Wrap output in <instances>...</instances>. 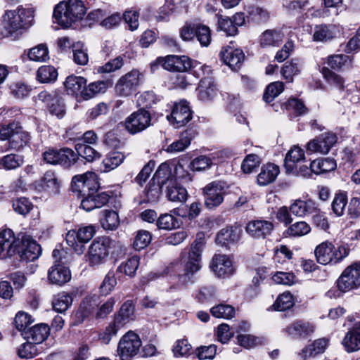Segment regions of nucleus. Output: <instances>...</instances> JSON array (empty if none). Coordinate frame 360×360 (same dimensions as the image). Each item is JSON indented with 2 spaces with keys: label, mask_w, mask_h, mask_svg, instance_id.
<instances>
[{
  "label": "nucleus",
  "mask_w": 360,
  "mask_h": 360,
  "mask_svg": "<svg viewBox=\"0 0 360 360\" xmlns=\"http://www.w3.org/2000/svg\"><path fill=\"white\" fill-rule=\"evenodd\" d=\"M85 13L86 8L82 0H67L55 6L53 18L58 25L68 28L72 23L82 19Z\"/></svg>",
  "instance_id": "1"
},
{
  "label": "nucleus",
  "mask_w": 360,
  "mask_h": 360,
  "mask_svg": "<svg viewBox=\"0 0 360 360\" xmlns=\"http://www.w3.org/2000/svg\"><path fill=\"white\" fill-rule=\"evenodd\" d=\"M32 11L22 6L8 10L3 15L2 24L5 30L12 34L30 27L33 20Z\"/></svg>",
  "instance_id": "2"
},
{
  "label": "nucleus",
  "mask_w": 360,
  "mask_h": 360,
  "mask_svg": "<svg viewBox=\"0 0 360 360\" xmlns=\"http://www.w3.org/2000/svg\"><path fill=\"white\" fill-rule=\"evenodd\" d=\"M0 140L8 141L9 149L20 150L29 142L30 135L18 122H12L0 127Z\"/></svg>",
  "instance_id": "3"
},
{
  "label": "nucleus",
  "mask_w": 360,
  "mask_h": 360,
  "mask_svg": "<svg viewBox=\"0 0 360 360\" xmlns=\"http://www.w3.org/2000/svg\"><path fill=\"white\" fill-rule=\"evenodd\" d=\"M349 253V249L345 245L336 248L328 241L321 243L314 250L317 262L323 265L336 264L345 258Z\"/></svg>",
  "instance_id": "4"
},
{
  "label": "nucleus",
  "mask_w": 360,
  "mask_h": 360,
  "mask_svg": "<svg viewBox=\"0 0 360 360\" xmlns=\"http://www.w3.org/2000/svg\"><path fill=\"white\" fill-rule=\"evenodd\" d=\"M142 342L138 334L128 331L119 340L117 354L120 360H132L139 353Z\"/></svg>",
  "instance_id": "5"
},
{
  "label": "nucleus",
  "mask_w": 360,
  "mask_h": 360,
  "mask_svg": "<svg viewBox=\"0 0 360 360\" xmlns=\"http://www.w3.org/2000/svg\"><path fill=\"white\" fill-rule=\"evenodd\" d=\"M202 245L201 243H195L191 247V250L187 255L183 254L180 264H176L174 269L179 271L183 265V273L186 275L194 274L199 271L201 265V252Z\"/></svg>",
  "instance_id": "6"
},
{
  "label": "nucleus",
  "mask_w": 360,
  "mask_h": 360,
  "mask_svg": "<svg viewBox=\"0 0 360 360\" xmlns=\"http://www.w3.org/2000/svg\"><path fill=\"white\" fill-rule=\"evenodd\" d=\"M95 232L92 225L81 227L77 231L70 230L66 234V243L77 254L81 255L84 250V244L93 238Z\"/></svg>",
  "instance_id": "7"
},
{
  "label": "nucleus",
  "mask_w": 360,
  "mask_h": 360,
  "mask_svg": "<svg viewBox=\"0 0 360 360\" xmlns=\"http://www.w3.org/2000/svg\"><path fill=\"white\" fill-rule=\"evenodd\" d=\"M228 188L227 184L221 181H214L206 185L202 189L205 206L209 209L219 206L228 193Z\"/></svg>",
  "instance_id": "8"
},
{
  "label": "nucleus",
  "mask_w": 360,
  "mask_h": 360,
  "mask_svg": "<svg viewBox=\"0 0 360 360\" xmlns=\"http://www.w3.org/2000/svg\"><path fill=\"white\" fill-rule=\"evenodd\" d=\"M110 243V240L108 237L98 238L91 243L85 256L90 266H98L104 263L109 253Z\"/></svg>",
  "instance_id": "9"
},
{
  "label": "nucleus",
  "mask_w": 360,
  "mask_h": 360,
  "mask_svg": "<svg viewBox=\"0 0 360 360\" xmlns=\"http://www.w3.org/2000/svg\"><path fill=\"white\" fill-rule=\"evenodd\" d=\"M73 191L82 195L98 192L100 187L98 176L94 172H86L72 177L71 183Z\"/></svg>",
  "instance_id": "10"
},
{
  "label": "nucleus",
  "mask_w": 360,
  "mask_h": 360,
  "mask_svg": "<svg viewBox=\"0 0 360 360\" xmlns=\"http://www.w3.org/2000/svg\"><path fill=\"white\" fill-rule=\"evenodd\" d=\"M338 288L342 292H348L360 286V262L348 266L338 280Z\"/></svg>",
  "instance_id": "11"
},
{
  "label": "nucleus",
  "mask_w": 360,
  "mask_h": 360,
  "mask_svg": "<svg viewBox=\"0 0 360 360\" xmlns=\"http://www.w3.org/2000/svg\"><path fill=\"white\" fill-rule=\"evenodd\" d=\"M141 76V73L137 70H133L122 76L115 87L116 94L124 97L132 94L140 84Z\"/></svg>",
  "instance_id": "12"
},
{
  "label": "nucleus",
  "mask_w": 360,
  "mask_h": 360,
  "mask_svg": "<svg viewBox=\"0 0 360 360\" xmlns=\"http://www.w3.org/2000/svg\"><path fill=\"white\" fill-rule=\"evenodd\" d=\"M151 116L148 111L140 109L128 116L124 121V127L131 134L139 133L150 125Z\"/></svg>",
  "instance_id": "13"
},
{
  "label": "nucleus",
  "mask_w": 360,
  "mask_h": 360,
  "mask_svg": "<svg viewBox=\"0 0 360 360\" xmlns=\"http://www.w3.org/2000/svg\"><path fill=\"white\" fill-rule=\"evenodd\" d=\"M210 268L218 277H229L236 271L233 258L224 254H216L213 256Z\"/></svg>",
  "instance_id": "14"
},
{
  "label": "nucleus",
  "mask_w": 360,
  "mask_h": 360,
  "mask_svg": "<svg viewBox=\"0 0 360 360\" xmlns=\"http://www.w3.org/2000/svg\"><path fill=\"white\" fill-rule=\"evenodd\" d=\"M337 141L338 136L336 134L326 132L309 141L306 148L309 153L327 154Z\"/></svg>",
  "instance_id": "15"
},
{
  "label": "nucleus",
  "mask_w": 360,
  "mask_h": 360,
  "mask_svg": "<svg viewBox=\"0 0 360 360\" xmlns=\"http://www.w3.org/2000/svg\"><path fill=\"white\" fill-rule=\"evenodd\" d=\"M157 62L164 69L172 72H186L192 66L191 59L186 56L169 55L158 58Z\"/></svg>",
  "instance_id": "16"
},
{
  "label": "nucleus",
  "mask_w": 360,
  "mask_h": 360,
  "mask_svg": "<svg viewBox=\"0 0 360 360\" xmlns=\"http://www.w3.org/2000/svg\"><path fill=\"white\" fill-rule=\"evenodd\" d=\"M169 173V169L166 165H161L155 174L153 179V182L150 181L148 186L146 188V195L148 200L155 202L159 198L161 193V184H165V176Z\"/></svg>",
  "instance_id": "17"
},
{
  "label": "nucleus",
  "mask_w": 360,
  "mask_h": 360,
  "mask_svg": "<svg viewBox=\"0 0 360 360\" xmlns=\"http://www.w3.org/2000/svg\"><path fill=\"white\" fill-rule=\"evenodd\" d=\"M167 117L176 128H180L186 124L192 117L188 103L182 101L175 103L170 115H167Z\"/></svg>",
  "instance_id": "18"
},
{
  "label": "nucleus",
  "mask_w": 360,
  "mask_h": 360,
  "mask_svg": "<svg viewBox=\"0 0 360 360\" xmlns=\"http://www.w3.org/2000/svg\"><path fill=\"white\" fill-rule=\"evenodd\" d=\"M274 224L267 220H253L248 223L245 231L252 238L256 239L265 238L274 230Z\"/></svg>",
  "instance_id": "19"
},
{
  "label": "nucleus",
  "mask_w": 360,
  "mask_h": 360,
  "mask_svg": "<svg viewBox=\"0 0 360 360\" xmlns=\"http://www.w3.org/2000/svg\"><path fill=\"white\" fill-rule=\"evenodd\" d=\"M166 196L169 201L184 202L186 200L188 193L186 189L173 178L167 177L166 181Z\"/></svg>",
  "instance_id": "20"
},
{
  "label": "nucleus",
  "mask_w": 360,
  "mask_h": 360,
  "mask_svg": "<svg viewBox=\"0 0 360 360\" xmlns=\"http://www.w3.org/2000/svg\"><path fill=\"white\" fill-rule=\"evenodd\" d=\"M71 278L70 270L61 264H54L48 272V279L52 284L62 285Z\"/></svg>",
  "instance_id": "21"
},
{
  "label": "nucleus",
  "mask_w": 360,
  "mask_h": 360,
  "mask_svg": "<svg viewBox=\"0 0 360 360\" xmlns=\"http://www.w3.org/2000/svg\"><path fill=\"white\" fill-rule=\"evenodd\" d=\"M197 95L202 102H209L213 100L217 95V89L211 77L202 78L197 89Z\"/></svg>",
  "instance_id": "22"
},
{
  "label": "nucleus",
  "mask_w": 360,
  "mask_h": 360,
  "mask_svg": "<svg viewBox=\"0 0 360 360\" xmlns=\"http://www.w3.org/2000/svg\"><path fill=\"white\" fill-rule=\"evenodd\" d=\"M22 250L20 252V258L26 262L34 261L37 259L41 254V248L35 240L30 236H25L22 239Z\"/></svg>",
  "instance_id": "23"
},
{
  "label": "nucleus",
  "mask_w": 360,
  "mask_h": 360,
  "mask_svg": "<svg viewBox=\"0 0 360 360\" xmlns=\"http://www.w3.org/2000/svg\"><path fill=\"white\" fill-rule=\"evenodd\" d=\"M279 173L280 169L278 166L272 163L264 165L257 176V184L262 186H267L276 179Z\"/></svg>",
  "instance_id": "24"
},
{
  "label": "nucleus",
  "mask_w": 360,
  "mask_h": 360,
  "mask_svg": "<svg viewBox=\"0 0 360 360\" xmlns=\"http://www.w3.org/2000/svg\"><path fill=\"white\" fill-rule=\"evenodd\" d=\"M220 56L224 63L233 70H236L241 65L245 57L242 50L232 48L221 51Z\"/></svg>",
  "instance_id": "25"
},
{
  "label": "nucleus",
  "mask_w": 360,
  "mask_h": 360,
  "mask_svg": "<svg viewBox=\"0 0 360 360\" xmlns=\"http://www.w3.org/2000/svg\"><path fill=\"white\" fill-rule=\"evenodd\" d=\"M338 29L334 25H320L314 27L313 41L316 42H326L337 37Z\"/></svg>",
  "instance_id": "26"
},
{
  "label": "nucleus",
  "mask_w": 360,
  "mask_h": 360,
  "mask_svg": "<svg viewBox=\"0 0 360 360\" xmlns=\"http://www.w3.org/2000/svg\"><path fill=\"white\" fill-rule=\"evenodd\" d=\"M39 186L44 191L57 195L60 193L61 182L53 172H47L40 181Z\"/></svg>",
  "instance_id": "27"
},
{
  "label": "nucleus",
  "mask_w": 360,
  "mask_h": 360,
  "mask_svg": "<svg viewBox=\"0 0 360 360\" xmlns=\"http://www.w3.org/2000/svg\"><path fill=\"white\" fill-rule=\"evenodd\" d=\"M305 159L304 150L297 146H293L287 153L285 158V167L287 171H295L296 165Z\"/></svg>",
  "instance_id": "28"
},
{
  "label": "nucleus",
  "mask_w": 360,
  "mask_h": 360,
  "mask_svg": "<svg viewBox=\"0 0 360 360\" xmlns=\"http://www.w3.org/2000/svg\"><path fill=\"white\" fill-rule=\"evenodd\" d=\"M15 237L11 229L0 231V257L11 255L15 251Z\"/></svg>",
  "instance_id": "29"
},
{
  "label": "nucleus",
  "mask_w": 360,
  "mask_h": 360,
  "mask_svg": "<svg viewBox=\"0 0 360 360\" xmlns=\"http://www.w3.org/2000/svg\"><path fill=\"white\" fill-rule=\"evenodd\" d=\"M50 328L44 323L37 324L25 331V338L34 344L44 342L49 336Z\"/></svg>",
  "instance_id": "30"
},
{
  "label": "nucleus",
  "mask_w": 360,
  "mask_h": 360,
  "mask_svg": "<svg viewBox=\"0 0 360 360\" xmlns=\"http://www.w3.org/2000/svg\"><path fill=\"white\" fill-rule=\"evenodd\" d=\"M86 80L83 77L70 75L65 82L64 86L68 94L77 96L79 94L82 97V91L86 87Z\"/></svg>",
  "instance_id": "31"
},
{
  "label": "nucleus",
  "mask_w": 360,
  "mask_h": 360,
  "mask_svg": "<svg viewBox=\"0 0 360 360\" xmlns=\"http://www.w3.org/2000/svg\"><path fill=\"white\" fill-rule=\"evenodd\" d=\"M315 210V204L311 200L297 199L290 206V213L298 217H304Z\"/></svg>",
  "instance_id": "32"
},
{
  "label": "nucleus",
  "mask_w": 360,
  "mask_h": 360,
  "mask_svg": "<svg viewBox=\"0 0 360 360\" xmlns=\"http://www.w3.org/2000/svg\"><path fill=\"white\" fill-rule=\"evenodd\" d=\"M314 330V326L308 322L297 321L289 325L285 329V333L292 337H304L312 333Z\"/></svg>",
  "instance_id": "33"
},
{
  "label": "nucleus",
  "mask_w": 360,
  "mask_h": 360,
  "mask_svg": "<svg viewBox=\"0 0 360 360\" xmlns=\"http://www.w3.org/2000/svg\"><path fill=\"white\" fill-rule=\"evenodd\" d=\"M110 86L111 83L107 80L91 82L82 91V98L87 100L97 94H103Z\"/></svg>",
  "instance_id": "34"
},
{
  "label": "nucleus",
  "mask_w": 360,
  "mask_h": 360,
  "mask_svg": "<svg viewBox=\"0 0 360 360\" xmlns=\"http://www.w3.org/2000/svg\"><path fill=\"white\" fill-rule=\"evenodd\" d=\"M327 346V339H318L315 340L312 344L302 349V351L299 353V355L304 359H306L309 357H313L321 353H323Z\"/></svg>",
  "instance_id": "35"
},
{
  "label": "nucleus",
  "mask_w": 360,
  "mask_h": 360,
  "mask_svg": "<svg viewBox=\"0 0 360 360\" xmlns=\"http://www.w3.org/2000/svg\"><path fill=\"white\" fill-rule=\"evenodd\" d=\"M284 38L283 32L280 30H267L260 36V44L262 46H278Z\"/></svg>",
  "instance_id": "36"
},
{
  "label": "nucleus",
  "mask_w": 360,
  "mask_h": 360,
  "mask_svg": "<svg viewBox=\"0 0 360 360\" xmlns=\"http://www.w3.org/2000/svg\"><path fill=\"white\" fill-rule=\"evenodd\" d=\"M240 239V231L236 228H225L217 235L216 242L221 245L234 243Z\"/></svg>",
  "instance_id": "37"
},
{
  "label": "nucleus",
  "mask_w": 360,
  "mask_h": 360,
  "mask_svg": "<svg viewBox=\"0 0 360 360\" xmlns=\"http://www.w3.org/2000/svg\"><path fill=\"white\" fill-rule=\"evenodd\" d=\"M24 163L22 155L14 153L7 154L0 158V169L14 170L20 167Z\"/></svg>",
  "instance_id": "38"
},
{
  "label": "nucleus",
  "mask_w": 360,
  "mask_h": 360,
  "mask_svg": "<svg viewBox=\"0 0 360 360\" xmlns=\"http://www.w3.org/2000/svg\"><path fill=\"white\" fill-rule=\"evenodd\" d=\"M98 303L99 297L97 295L86 296L80 304L78 314L82 318L88 317L95 311Z\"/></svg>",
  "instance_id": "39"
},
{
  "label": "nucleus",
  "mask_w": 360,
  "mask_h": 360,
  "mask_svg": "<svg viewBox=\"0 0 360 360\" xmlns=\"http://www.w3.org/2000/svg\"><path fill=\"white\" fill-rule=\"evenodd\" d=\"M311 169L315 174H321L333 171L336 167V162L331 158H319L311 162Z\"/></svg>",
  "instance_id": "40"
},
{
  "label": "nucleus",
  "mask_w": 360,
  "mask_h": 360,
  "mask_svg": "<svg viewBox=\"0 0 360 360\" xmlns=\"http://www.w3.org/2000/svg\"><path fill=\"white\" fill-rule=\"evenodd\" d=\"M124 159V155L118 151L110 153L103 160V167L101 170L103 172H108L122 164Z\"/></svg>",
  "instance_id": "41"
},
{
  "label": "nucleus",
  "mask_w": 360,
  "mask_h": 360,
  "mask_svg": "<svg viewBox=\"0 0 360 360\" xmlns=\"http://www.w3.org/2000/svg\"><path fill=\"white\" fill-rule=\"evenodd\" d=\"M321 73L326 81L333 87L340 91H343L345 88V80L340 75L333 72L329 68L323 67L321 69Z\"/></svg>",
  "instance_id": "42"
},
{
  "label": "nucleus",
  "mask_w": 360,
  "mask_h": 360,
  "mask_svg": "<svg viewBox=\"0 0 360 360\" xmlns=\"http://www.w3.org/2000/svg\"><path fill=\"white\" fill-rule=\"evenodd\" d=\"M342 344L349 352L360 349V330L349 331L343 339Z\"/></svg>",
  "instance_id": "43"
},
{
  "label": "nucleus",
  "mask_w": 360,
  "mask_h": 360,
  "mask_svg": "<svg viewBox=\"0 0 360 360\" xmlns=\"http://www.w3.org/2000/svg\"><path fill=\"white\" fill-rule=\"evenodd\" d=\"M134 314V306L131 302L124 303L115 319L120 326H124L132 319Z\"/></svg>",
  "instance_id": "44"
},
{
  "label": "nucleus",
  "mask_w": 360,
  "mask_h": 360,
  "mask_svg": "<svg viewBox=\"0 0 360 360\" xmlns=\"http://www.w3.org/2000/svg\"><path fill=\"white\" fill-rule=\"evenodd\" d=\"M58 72L56 68L51 65H43L40 67L37 73V77L41 83H49L57 79Z\"/></svg>",
  "instance_id": "45"
},
{
  "label": "nucleus",
  "mask_w": 360,
  "mask_h": 360,
  "mask_svg": "<svg viewBox=\"0 0 360 360\" xmlns=\"http://www.w3.org/2000/svg\"><path fill=\"white\" fill-rule=\"evenodd\" d=\"M72 297L67 292L58 293L53 301V308L55 311L63 313L72 304Z\"/></svg>",
  "instance_id": "46"
},
{
  "label": "nucleus",
  "mask_w": 360,
  "mask_h": 360,
  "mask_svg": "<svg viewBox=\"0 0 360 360\" xmlns=\"http://www.w3.org/2000/svg\"><path fill=\"white\" fill-rule=\"evenodd\" d=\"M27 56L30 60L36 62H45L49 58L48 48L44 44L30 49Z\"/></svg>",
  "instance_id": "47"
},
{
  "label": "nucleus",
  "mask_w": 360,
  "mask_h": 360,
  "mask_svg": "<svg viewBox=\"0 0 360 360\" xmlns=\"http://www.w3.org/2000/svg\"><path fill=\"white\" fill-rule=\"evenodd\" d=\"M295 304L292 295L290 292H284L279 295L273 307L276 311H285L291 308Z\"/></svg>",
  "instance_id": "48"
},
{
  "label": "nucleus",
  "mask_w": 360,
  "mask_h": 360,
  "mask_svg": "<svg viewBox=\"0 0 360 360\" xmlns=\"http://www.w3.org/2000/svg\"><path fill=\"white\" fill-rule=\"evenodd\" d=\"M101 225L104 229L115 230L120 225L117 213L113 210H105L104 217L101 219Z\"/></svg>",
  "instance_id": "49"
},
{
  "label": "nucleus",
  "mask_w": 360,
  "mask_h": 360,
  "mask_svg": "<svg viewBox=\"0 0 360 360\" xmlns=\"http://www.w3.org/2000/svg\"><path fill=\"white\" fill-rule=\"evenodd\" d=\"M247 13L248 18L255 22H264L269 18V13L266 9L254 5L248 6Z\"/></svg>",
  "instance_id": "50"
},
{
  "label": "nucleus",
  "mask_w": 360,
  "mask_h": 360,
  "mask_svg": "<svg viewBox=\"0 0 360 360\" xmlns=\"http://www.w3.org/2000/svg\"><path fill=\"white\" fill-rule=\"evenodd\" d=\"M212 315L219 319H231L234 316V308L228 304H219L210 309Z\"/></svg>",
  "instance_id": "51"
},
{
  "label": "nucleus",
  "mask_w": 360,
  "mask_h": 360,
  "mask_svg": "<svg viewBox=\"0 0 360 360\" xmlns=\"http://www.w3.org/2000/svg\"><path fill=\"white\" fill-rule=\"evenodd\" d=\"M75 149L79 155L86 160L88 162L94 161L100 158V153L91 146L85 143H77Z\"/></svg>",
  "instance_id": "52"
},
{
  "label": "nucleus",
  "mask_w": 360,
  "mask_h": 360,
  "mask_svg": "<svg viewBox=\"0 0 360 360\" xmlns=\"http://www.w3.org/2000/svg\"><path fill=\"white\" fill-rule=\"evenodd\" d=\"M191 139L188 132L183 133L180 139L169 145L167 151L169 153H179L184 150L191 144Z\"/></svg>",
  "instance_id": "53"
},
{
  "label": "nucleus",
  "mask_w": 360,
  "mask_h": 360,
  "mask_svg": "<svg viewBox=\"0 0 360 360\" xmlns=\"http://www.w3.org/2000/svg\"><path fill=\"white\" fill-rule=\"evenodd\" d=\"M139 266V257L137 256H133L126 262H122L119 266L117 270L129 276H133L138 269Z\"/></svg>",
  "instance_id": "54"
},
{
  "label": "nucleus",
  "mask_w": 360,
  "mask_h": 360,
  "mask_svg": "<svg viewBox=\"0 0 360 360\" xmlns=\"http://www.w3.org/2000/svg\"><path fill=\"white\" fill-rule=\"evenodd\" d=\"M261 164L260 158L255 154H249L245 156L241 163V169L245 174L252 173L255 169Z\"/></svg>",
  "instance_id": "55"
},
{
  "label": "nucleus",
  "mask_w": 360,
  "mask_h": 360,
  "mask_svg": "<svg viewBox=\"0 0 360 360\" xmlns=\"http://www.w3.org/2000/svg\"><path fill=\"white\" fill-rule=\"evenodd\" d=\"M284 89V84L281 82H274L269 84L264 94V100L267 102H271L278 96Z\"/></svg>",
  "instance_id": "56"
},
{
  "label": "nucleus",
  "mask_w": 360,
  "mask_h": 360,
  "mask_svg": "<svg viewBox=\"0 0 360 360\" xmlns=\"http://www.w3.org/2000/svg\"><path fill=\"white\" fill-rule=\"evenodd\" d=\"M76 159L77 155L72 149L64 148L59 150L58 165L69 167L75 162Z\"/></svg>",
  "instance_id": "57"
},
{
  "label": "nucleus",
  "mask_w": 360,
  "mask_h": 360,
  "mask_svg": "<svg viewBox=\"0 0 360 360\" xmlns=\"http://www.w3.org/2000/svg\"><path fill=\"white\" fill-rule=\"evenodd\" d=\"M152 236L148 231L141 230L136 233L133 243L136 250H140L147 247L151 242Z\"/></svg>",
  "instance_id": "58"
},
{
  "label": "nucleus",
  "mask_w": 360,
  "mask_h": 360,
  "mask_svg": "<svg viewBox=\"0 0 360 360\" xmlns=\"http://www.w3.org/2000/svg\"><path fill=\"white\" fill-rule=\"evenodd\" d=\"M195 36L202 46H208L211 42V31L210 28L203 25L195 27Z\"/></svg>",
  "instance_id": "59"
},
{
  "label": "nucleus",
  "mask_w": 360,
  "mask_h": 360,
  "mask_svg": "<svg viewBox=\"0 0 360 360\" xmlns=\"http://www.w3.org/2000/svg\"><path fill=\"white\" fill-rule=\"evenodd\" d=\"M219 28L224 31L227 35L233 36L236 34L238 28L233 20L225 16L217 15Z\"/></svg>",
  "instance_id": "60"
},
{
  "label": "nucleus",
  "mask_w": 360,
  "mask_h": 360,
  "mask_svg": "<svg viewBox=\"0 0 360 360\" xmlns=\"http://www.w3.org/2000/svg\"><path fill=\"white\" fill-rule=\"evenodd\" d=\"M157 226L160 229L171 230L179 226L176 219L171 214H163L157 221Z\"/></svg>",
  "instance_id": "61"
},
{
  "label": "nucleus",
  "mask_w": 360,
  "mask_h": 360,
  "mask_svg": "<svg viewBox=\"0 0 360 360\" xmlns=\"http://www.w3.org/2000/svg\"><path fill=\"white\" fill-rule=\"evenodd\" d=\"M347 203V198L345 194L340 193L335 195L332 202V210L336 216L340 217L343 214Z\"/></svg>",
  "instance_id": "62"
},
{
  "label": "nucleus",
  "mask_w": 360,
  "mask_h": 360,
  "mask_svg": "<svg viewBox=\"0 0 360 360\" xmlns=\"http://www.w3.org/2000/svg\"><path fill=\"white\" fill-rule=\"evenodd\" d=\"M300 64L295 60H292L289 63H285L282 68L281 74L285 79L288 82H292L293 76L300 72Z\"/></svg>",
  "instance_id": "63"
},
{
  "label": "nucleus",
  "mask_w": 360,
  "mask_h": 360,
  "mask_svg": "<svg viewBox=\"0 0 360 360\" xmlns=\"http://www.w3.org/2000/svg\"><path fill=\"white\" fill-rule=\"evenodd\" d=\"M116 285L117 278L114 273L108 272L100 286V292L103 295H108L114 290Z\"/></svg>",
  "instance_id": "64"
}]
</instances>
